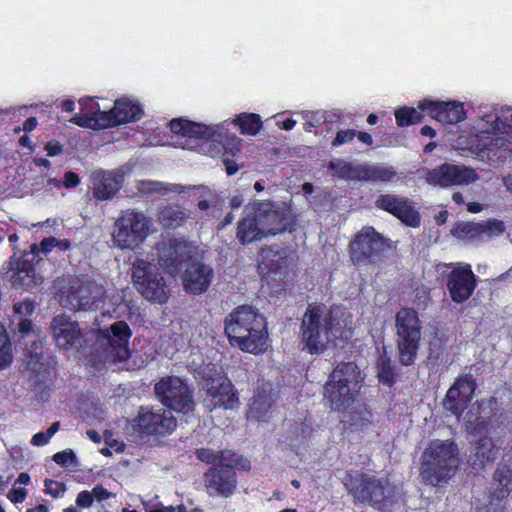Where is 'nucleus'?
Masks as SVG:
<instances>
[{
    "instance_id": "20e7f679",
    "label": "nucleus",
    "mask_w": 512,
    "mask_h": 512,
    "mask_svg": "<svg viewBox=\"0 0 512 512\" xmlns=\"http://www.w3.org/2000/svg\"><path fill=\"white\" fill-rule=\"evenodd\" d=\"M196 247L185 240L172 239L158 246L159 264L170 275L180 271L183 264L186 267L182 273L183 289L193 295L205 292L213 279V270L202 262L193 260Z\"/></svg>"
},
{
    "instance_id": "58836bf2",
    "label": "nucleus",
    "mask_w": 512,
    "mask_h": 512,
    "mask_svg": "<svg viewBox=\"0 0 512 512\" xmlns=\"http://www.w3.org/2000/svg\"><path fill=\"white\" fill-rule=\"evenodd\" d=\"M335 174L343 179L362 180L363 164H352L341 159L331 162Z\"/></svg>"
},
{
    "instance_id": "a18cd8bd",
    "label": "nucleus",
    "mask_w": 512,
    "mask_h": 512,
    "mask_svg": "<svg viewBox=\"0 0 512 512\" xmlns=\"http://www.w3.org/2000/svg\"><path fill=\"white\" fill-rule=\"evenodd\" d=\"M220 464L232 471H234L235 468L238 470H248L250 468V462L247 459L237 457L236 454L231 451L221 452Z\"/></svg>"
},
{
    "instance_id": "603ef678",
    "label": "nucleus",
    "mask_w": 512,
    "mask_h": 512,
    "mask_svg": "<svg viewBox=\"0 0 512 512\" xmlns=\"http://www.w3.org/2000/svg\"><path fill=\"white\" fill-rule=\"evenodd\" d=\"M74 459L75 455L71 450H64L54 454L53 456L54 462L62 466L71 464Z\"/></svg>"
},
{
    "instance_id": "0eeeda50",
    "label": "nucleus",
    "mask_w": 512,
    "mask_h": 512,
    "mask_svg": "<svg viewBox=\"0 0 512 512\" xmlns=\"http://www.w3.org/2000/svg\"><path fill=\"white\" fill-rule=\"evenodd\" d=\"M362 380L361 372L355 363L339 364L324 387L326 405L334 411L346 410L354 402Z\"/></svg>"
},
{
    "instance_id": "8fccbe9b",
    "label": "nucleus",
    "mask_w": 512,
    "mask_h": 512,
    "mask_svg": "<svg viewBox=\"0 0 512 512\" xmlns=\"http://www.w3.org/2000/svg\"><path fill=\"white\" fill-rule=\"evenodd\" d=\"M220 456L221 453H216L213 450L210 449H199L197 450V457L206 463H212L214 466H220Z\"/></svg>"
},
{
    "instance_id": "79ce46f5",
    "label": "nucleus",
    "mask_w": 512,
    "mask_h": 512,
    "mask_svg": "<svg viewBox=\"0 0 512 512\" xmlns=\"http://www.w3.org/2000/svg\"><path fill=\"white\" fill-rule=\"evenodd\" d=\"M12 361V344L5 326L0 322V370L6 369Z\"/></svg>"
},
{
    "instance_id": "680f3d73",
    "label": "nucleus",
    "mask_w": 512,
    "mask_h": 512,
    "mask_svg": "<svg viewBox=\"0 0 512 512\" xmlns=\"http://www.w3.org/2000/svg\"><path fill=\"white\" fill-rule=\"evenodd\" d=\"M226 169V173L228 175H234L239 170V165L236 164L233 160H230L228 158L224 159L223 161Z\"/></svg>"
},
{
    "instance_id": "5fc2aeb1",
    "label": "nucleus",
    "mask_w": 512,
    "mask_h": 512,
    "mask_svg": "<svg viewBox=\"0 0 512 512\" xmlns=\"http://www.w3.org/2000/svg\"><path fill=\"white\" fill-rule=\"evenodd\" d=\"M93 495L91 491L84 490L78 493L76 498V504L81 508H89L93 504Z\"/></svg>"
},
{
    "instance_id": "0e129e2a",
    "label": "nucleus",
    "mask_w": 512,
    "mask_h": 512,
    "mask_svg": "<svg viewBox=\"0 0 512 512\" xmlns=\"http://www.w3.org/2000/svg\"><path fill=\"white\" fill-rule=\"evenodd\" d=\"M54 244H55V248H58L61 251H66L70 248V242L66 239H57L56 238V243H54Z\"/></svg>"
},
{
    "instance_id": "9b49d317",
    "label": "nucleus",
    "mask_w": 512,
    "mask_h": 512,
    "mask_svg": "<svg viewBox=\"0 0 512 512\" xmlns=\"http://www.w3.org/2000/svg\"><path fill=\"white\" fill-rule=\"evenodd\" d=\"M344 484L354 498L360 502H368L378 509L387 508L392 504L390 488L384 487L381 482L363 474H348Z\"/></svg>"
},
{
    "instance_id": "a19ab883",
    "label": "nucleus",
    "mask_w": 512,
    "mask_h": 512,
    "mask_svg": "<svg viewBox=\"0 0 512 512\" xmlns=\"http://www.w3.org/2000/svg\"><path fill=\"white\" fill-rule=\"evenodd\" d=\"M422 112L419 107H400L394 113L396 123L400 127L416 124L421 121Z\"/></svg>"
},
{
    "instance_id": "bf43d9fd",
    "label": "nucleus",
    "mask_w": 512,
    "mask_h": 512,
    "mask_svg": "<svg viewBox=\"0 0 512 512\" xmlns=\"http://www.w3.org/2000/svg\"><path fill=\"white\" fill-rule=\"evenodd\" d=\"M48 156H57L62 151V146L58 142H49L45 146Z\"/></svg>"
},
{
    "instance_id": "a211bd4d",
    "label": "nucleus",
    "mask_w": 512,
    "mask_h": 512,
    "mask_svg": "<svg viewBox=\"0 0 512 512\" xmlns=\"http://www.w3.org/2000/svg\"><path fill=\"white\" fill-rule=\"evenodd\" d=\"M176 426V419L172 412L164 408L142 407L135 419V427L148 435L170 434Z\"/></svg>"
},
{
    "instance_id": "b1692460",
    "label": "nucleus",
    "mask_w": 512,
    "mask_h": 512,
    "mask_svg": "<svg viewBox=\"0 0 512 512\" xmlns=\"http://www.w3.org/2000/svg\"><path fill=\"white\" fill-rule=\"evenodd\" d=\"M144 115L143 106L134 97H122L114 102L107 111L106 128L119 126L140 120Z\"/></svg>"
},
{
    "instance_id": "49530a36",
    "label": "nucleus",
    "mask_w": 512,
    "mask_h": 512,
    "mask_svg": "<svg viewBox=\"0 0 512 512\" xmlns=\"http://www.w3.org/2000/svg\"><path fill=\"white\" fill-rule=\"evenodd\" d=\"M59 427H60L59 422L52 423L46 432L36 433L31 439V444L34 446H44V445L48 444L49 440L59 430Z\"/></svg>"
},
{
    "instance_id": "7c9ffc66",
    "label": "nucleus",
    "mask_w": 512,
    "mask_h": 512,
    "mask_svg": "<svg viewBox=\"0 0 512 512\" xmlns=\"http://www.w3.org/2000/svg\"><path fill=\"white\" fill-rule=\"evenodd\" d=\"M272 388L269 383L258 388L249 405L248 418L257 422L266 421L272 414Z\"/></svg>"
},
{
    "instance_id": "4468645a",
    "label": "nucleus",
    "mask_w": 512,
    "mask_h": 512,
    "mask_svg": "<svg viewBox=\"0 0 512 512\" xmlns=\"http://www.w3.org/2000/svg\"><path fill=\"white\" fill-rule=\"evenodd\" d=\"M246 211L257 214L267 236L284 232L293 222L291 208L286 203L254 201L246 206Z\"/></svg>"
},
{
    "instance_id": "e2e57ef3",
    "label": "nucleus",
    "mask_w": 512,
    "mask_h": 512,
    "mask_svg": "<svg viewBox=\"0 0 512 512\" xmlns=\"http://www.w3.org/2000/svg\"><path fill=\"white\" fill-rule=\"evenodd\" d=\"M38 121L35 117L28 118L23 124V130L25 132H31L36 128Z\"/></svg>"
},
{
    "instance_id": "6e6d98bb",
    "label": "nucleus",
    "mask_w": 512,
    "mask_h": 512,
    "mask_svg": "<svg viewBox=\"0 0 512 512\" xmlns=\"http://www.w3.org/2000/svg\"><path fill=\"white\" fill-rule=\"evenodd\" d=\"M93 499L98 502L105 501L112 497V493L103 488L102 486H95L92 490Z\"/></svg>"
},
{
    "instance_id": "f3484780",
    "label": "nucleus",
    "mask_w": 512,
    "mask_h": 512,
    "mask_svg": "<svg viewBox=\"0 0 512 512\" xmlns=\"http://www.w3.org/2000/svg\"><path fill=\"white\" fill-rule=\"evenodd\" d=\"M131 337V330L128 324L124 321H117L113 323L109 330L102 331L100 334L101 345H105L104 361L120 362L129 357V339Z\"/></svg>"
},
{
    "instance_id": "2f4dec72",
    "label": "nucleus",
    "mask_w": 512,
    "mask_h": 512,
    "mask_svg": "<svg viewBox=\"0 0 512 512\" xmlns=\"http://www.w3.org/2000/svg\"><path fill=\"white\" fill-rule=\"evenodd\" d=\"M35 311V301L31 298H25L23 301L13 305V321L17 322L18 333L21 337L37 336L35 326L32 323V317Z\"/></svg>"
},
{
    "instance_id": "e433bc0d",
    "label": "nucleus",
    "mask_w": 512,
    "mask_h": 512,
    "mask_svg": "<svg viewBox=\"0 0 512 512\" xmlns=\"http://www.w3.org/2000/svg\"><path fill=\"white\" fill-rule=\"evenodd\" d=\"M138 190L144 195H170L184 192V187L178 184H168L159 181L141 180L138 182Z\"/></svg>"
},
{
    "instance_id": "cd10ccee",
    "label": "nucleus",
    "mask_w": 512,
    "mask_h": 512,
    "mask_svg": "<svg viewBox=\"0 0 512 512\" xmlns=\"http://www.w3.org/2000/svg\"><path fill=\"white\" fill-rule=\"evenodd\" d=\"M79 105L80 112L70 119L73 124L94 130L106 129L104 123H106L108 110H102L95 98H82L79 100Z\"/></svg>"
},
{
    "instance_id": "6e6552de",
    "label": "nucleus",
    "mask_w": 512,
    "mask_h": 512,
    "mask_svg": "<svg viewBox=\"0 0 512 512\" xmlns=\"http://www.w3.org/2000/svg\"><path fill=\"white\" fill-rule=\"evenodd\" d=\"M151 232L150 217L140 211L126 210L115 221L112 241L122 250H134L147 239Z\"/></svg>"
},
{
    "instance_id": "338daca9",
    "label": "nucleus",
    "mask_w": 512,
    "mask_h": 512,
    "mask_svg": "<svg viewBox=\"0 0 512 512\" xmlns=\"http://www.w3.org/2000/svg\"><path fill=\"white\" fill-rule=\"evenodd\" d=\"M358 139L359 141L367 145H371L373 142L371 135L366 132H360L358 134Z\"/></svg>"
},
{
    "instance_id": "c85d7f7f",
    "label": "nucleus",
    "mask_w": 512,
    "mask_h": 512,
    "mask_svg": "<svg viewBox=\"0 0 512 512\" xmlns=\"http://www.w3.org/2000/svg\"><path fill=\"white\" fill-rule=\"evenodd\" d=\"M376 205L393 214L408 226L417 227L420 223L418 212L406 198H400L395 195H381L376 200Z\"/></svg>"
},
{
    "instance_id": "f704fd0d",
    "label": "nucleus",
    "mask_w": 512,
    "mask_h": 512,
    "mask_svg": "<svg viewBox=\"0 0 512 512\" xmlns=\"http://www.w3.org/2000/svg\"><path fill=\"white\" fill-rule=\"evenodd\" d=\"M396 335L421 338V324L418 314L410 308H402L395 318Z\"/></svg>"
},
{
    "instance_id": "473e14b6",
    "label": "nucleus",
    "mask_w": 512,
    "mask_h": 512,
    "mask_svg": "<svg viewBox=\"0 0 512 512\" xmlns=\"http://www.w3.org/2000/svg\"><path fill=\"white\" fill-rule=\"evenodd\" d=\"M184 192L189 196L196 199L197 209L199 212L204 213L202 218L210 220L219 215V209L217 208V201L213 195L212 190L204 185L184 187Z\"/></svg>"
},
{
    "instance_id": "f03ea898",
    "label": "nucleus",
    "mask_w": 512,
    "mask_h": 512,
    "mask_svg": "<svg viewBox=\"0 0 512 512\" xmlns=\"http://www.w3.org/2000/svg\"><path fill=\"white\" fill-rule=\"evenodd\" d=\"M508 112L506 105L480 106L477 117L471 123L473 136H459L452 145L453 149L489 165L512 159V140L502 134Z\"/></svg>"
},
{
    "instance_id": "4d7b16f0",
    "label": "nucleus",
    "mask_w": 512,
    "mask_h": 512,
    "mask_svg": "<svg viewBox=\"0 0 512 512\" xmlns=\"http://www.w3.org/2000/svg\"><path fill=\"white\" fill-rule=\"evenodd\" d=\"M508 113L505 114V130L502 134H505V137L512 140V107L508 106Z\"/></svg>"
},
{
    "instance_id": "09e8293b",
    "label": "nucleus",
    "mask_w": 512,
    "mask_h": 512,
    "mask_svg": "<svg viewBox=\"0 0 512 512\" xmlns=\"http://www.w3.org/2000/svg\"><path fill=\"white\" fill-rule=\"evenodd\" d=\"M66 485L63 482L46 479L44 481V492L52 498L57 499L64 495Z\"/></svg>"
},
{
    "instance_id": "864d4df0",
    "label": "nucleus",
    "mask_w": 512,
    "mask_h": 512,
    "mask_svg": "<svg viewBox=\"0 0 512 512\" xmlns=\"http://www.w3.org/2000/svg\"><path fill=\"white\" fill-rule=\"evenodd\" d=\"M355 135H356V133L352 129L340 130L337 133L336 138L334 139L332 145L333 146H340V145H343L345 143H348L351 140H353Z\"/></svg>"
},
{
    "instance_id": "c9c22d12",
    "label": "nucleus",
    "mask_w": 512,
    "mask_h": 512,
    "mask_svg": "<svg viewBox=\"0 0 512 512\" xmlns=\"http://www.w3.org/2000/svg\"><path fill=\"white\" fill-rule=\"evenodd\" d=\"M190 217V211L181 206H167L159 211L158 220L167 228H177Z\"/></svg>"
},
{
    "instance_id": "774afa93",
    "label": "nucleus",
    "mask_w": 512,
    "mask_h": 512,
    "mask_svg": "<svg viewBox=\"0 0 512 512\" xmlns=\"http://www.w3.org/2000/svg\"><path fill=\"white\" fill-rule=\"evenodd\" d=\"M243 203V197L241 195H235L230 199V204L234 209L239 208Z\"/></svg>"
},
{
    "instance_id": "ddd939ff",
    "label": "nucleus",
    "mask_w": 512,
    "mask_h": 512,
    "mask_svg": "<svg viewBox=\"0 0 512 512\" xmlns=\"http://www.w3.org/2000/svg\"><path fill=\"white\" fill-rule=\"evenodd\" d=\"M154 270L155 265L144 259H138L133 263L132 277L137 290L143 297L148 301L163 304L168 300L169 289L163 277H158Z\"/></svg>"
},
{
    "instance_id": "13d9d810",
    "label": "nucleus",
    "mask_w": 512,
    "mask_h": 512,
    "mask_svg": "<svg viewBox=\"0 0 512 512\" xmlns=\"http://www.w3.org/2000/svg\"><path fill=\"white\" fill-rule=\"evenodd\" d=\"M79 184V177L74 172H66L64 175V186L72 188Z\"/></svg>"
},
{
    "instance_id": "1a4fd4ad",
    "label": "nucleus",
    "mask_w": 512,
    "mask_h": 512,
    "mask_svg": "<svg viewBox=\"0 0 512 512\" xmlns=\"http://www.w3.org/2000/svg\"><path fill=\"white\" fill-rule=\"evenodd\" d=\"M475 388L476 384L471 375H461L448 389L443 403L447 411L458 419L463 418L467 429L468 425L474 423L479 415V407L471 403Z\"/></svg>"
},
{
    "instance_id": "c756f323",
    "label": "nucleus",
    "mask_w": 512,
    "mask_h": 512,
    "mask_svg": "<svg viewBox=\"0 0 512 512\" xmlns=\"http://www.w3.org/2000/svg\"><path fill=\"white\" fill-rule=\"evenodd\" d=\"M122 182L123 174L120 171H96L92 174L93 195L99 200L111 199Z\"/></svg>"
},
{
    "instance_id": "f257e3e1",
    "label": "nucleus",
    "mask_w": 512,
    "mask_h": 512,
    "mask_svg": "<svg viewBox=\"0 0 512 512\" xmlns=\"http://www.w3.org/2000/svg\"><path fill=\"white\" fill-rule=\"evenodd\" d=\"M232 123L239 128L242 135L247 136L257 135L262 128L261 117L255 113H241L232 121L224 120L209 125L178 118L171 120L169 126L173 133L188 138L184 148L215 157L222 149L232 156L240 152L242 139L227 136Z\"/></svg>"
},
{
    "instance_id": "69168bd1",
    "label": "nucleus",
    "mask_w": 512,
    "mask_h": 512,
    "mask_svg": "<svg viewBox=\"0 0 512 512\" xmlns=\"http://www.w3.org/2000/svg\"><path fill=\"white\" fill-rule=\"evenodd\" d=\"M421 134L426 137L434 138L436 131L432 127L425 125L421 128Z\"/></svg>"
},
{
    "instance_id": "bb28decb",
    "label": "nucleus",
    "mask_w": 512,
    "mask_h": 512,
    "mask_svg": "<svg viewBox=\"0 0 512 512\" xmlns=\"http://www.w3.org/2000/svg\"><path fill=\"white\" fill-rule=\"evenodd\" d=\"M384 246L383 238L372 227L363 228L350 244L351 257L357 262L372 258Z\"/></svg>"
},
{
    "instance_id": "393cba45",
    "label": "nucleus",
    "mask_w": 512,
    "mask_h": 512,
    "mask_svg": "<svg viewBox=\"0 0 512 512\" xmlns=\"http://www.w3.org/2000/svg\"><path fill=\"white\" fill-rule=\"evenodd\" d=\"M475 286V276L470 265H458L448 277L447 288L451 299L456 303L466 301L471 296Z\"/></svg>"
},
{
    "instance_id": "412c9836",
    "label": "nucleus",
    "mask_w": 512,
    "mask_h": 512,
    "mask_svg": "<svg viewBox=\"0 0 512 512\" xmlns=\"http://www.w3.org/2000/svg\"><path fill=\"white\" fill-rule=\"evenodd\" d=\"M56 345L65 352L77 351L83 343L78 323L67 315H58L51 322Z\"/></svg>"
},
{
    "instance_id": "7ed1b4c3",
    "label": "nucleus",
    "mask_w": 512,
    "mask_h": 512,
    "mask_svg": "<svg viewBox=\"0 0 512 512\" xmlns=\"http://www.w3.org/2000/svg\"><path fill=\"white\" fill-rule=\"evenodd\" d=\"M352 316L337 306L327 313L321 306H310L302 319V342L310 354H319L337 340L352 335Z\"/></svg>"
},
{
    "instance_id": "4c0bfd02",
    "label": "nucleus",
    "mask_w": 512,
    "mask_h": 512,
    "mask_svg": "<svg viewBox=\"0 0 512 512\" xmlns=\"http://www.w3.org/2000/svg\"><path fill=\"white\" fill-rule=\"evenodd\" d=\"M421 338L397 336L399 361L403 365H411L417 355Z\"/></svg>"
},
{
    "instance_id": "6ab92c4d",
    "label": "nucleus",
    "mask_w": 512,
    "mask_h": 512,
    "mask_svg": "<svg viewBox=\"0 0 512 512\" xmlns=\"http://www.w3.org/2000/svg\"><path fill=\"white\" fill-rule=\"evenodd\" d=\"M203 388L206 391L205 403L210 409H234L238 405V398L230 380L217 374L215 377L205 379Z\"/></svg>"
},
{
    "instance_id": "c03bdc74",
    "label": "nucleus",
    "mask_w": 512,
    "mask_h": 512,
    "mask_svg": "<svg viewBox=\"0 0 512 512\" xmlns=\"http://www.w3.org/2000/svg\"><path fill=\"white\" fill-rule=\"evenodd\" d=\"M283 259L279 251H274L271 248L262 249L260 253L259 269L262 273L265 271L274 272L278 268V262Z\"/></svg>"
},
{
    "instance_id": "aec40b11",
    "label": "nucleus",
    "mask_w": 512,
    "mask_h": 512,
    "mask_svg": "<svg viewBox=\"0 0 512 512\" xmlns=\"http://www.w3.org/2000/svg\"><path fill=\"white\" fill-rule=\"evenodd\" d=\"M512 492V461H502L493 476L490 485L489 505H482L477 512H502L500 504Z\"/></svg>"
},
{
    "instance_id": "5701e85b",
    "label": "nucleus",
    "mask_w": 512,
    "mask_h": 512,
    "mask_svg": "<svg viewBox=\"0 0 512 512\" xmlns=\"http://www.w3.org/2000/svg\"><path fill=\"white\" fill-rule=\"evenodd\" d=\"M418 107L434 120L446 125L460 123L467 117L464 103L460 101H434L425 99L418 104Z\"/></svg>"
},
{
    "instance_id": "dca6fc26",
    "label": "nucleus",
    "mask_w": 512,
    "mask_h": 512,
    "mask_svg": "<svg viewBox=\"0 0 512 512\" xmlns=\"http://www.w3.org/2000/svg\"><path fill=\"white\" fill-rule=\"evenodd\" d=\"M479 179L477 171L463 164L444 163L427 172V183L448 188L452 186H468Z\"/></svg>"
},
{
    "instance_id": "423d86ee",
    "label": "nucleus",
    "mask_w": 512,
    "mask_h": 512,
    "mask_svg": "<svg viewBox=\"0 0 512 512\" xmlns=\"http://www.w3.org/2000/svg\"><path fill=\"white\" fill-rule=\"evenodd\" d=\"M459 449L450 439L431 440L421 456L420 476L432 486L446 483L458 466Z\"/></svg>"
},
{
    "instance_id": "37998d69",
    "label": "nucleus",
    "mask_w": 512,
    "mask_h": 512,
    "mask_svg": "<svg viewBox=\"0 0 512 512\" xmlns=\"http://www.w3.org/2000/svg\"><path fill=\"white\" fill-rule=\"evenodd\" d=\"M394 172L387 167L380 165H363L362 180L390 181Z\"/></svg>"
},
{
    "instance_id": "4be33fe9",
    "label": "nucleus",
    "mask_w": 512,
    "mask_h": 512,
    "mask_svg": "<svg viewBox=\"0 0 512 512\" xmlns=\"http://www.w3.org/2000/svg\"><path fill=\"white\" fill-rule=\"evenodd\" d=\"M501 444L500 438L494 432L487 431L472 444L468 457L471 468L479 472L491 465L498 456Z\"/></svg>"
},
{
    "instance_id": "ea45409f",
    "label": "nucleus",
    "mask_w": 512,
    "mask_h": 512,
    "mask_svg": "<svg viewBox=\"0 0 512 512\" xmlns=\"http://www.w3.org/2000/svg\"><path fill=\"white\" fill-rule=\"evenodd\" d=\"M30 475L21 472L12 484V488L7 493V498L14 504L23 503L28 495L26 487L30 484Z\"/></svg>"
},
{
    "instance_id": "39448f33",
    "label": "nucleus",
    "mask_w": 512,
    "mask_h": 512,
    "mask_svg": "<svg viewBox=\"0 0 512 512\" xmlns=\"http://www.w3.org/2000/svg\"><path fill=\"white\" fill-rule=\"evenodd\" d=\"M225 333L233 347L247 353L260 354L269 347L266 319L249 305L239 306L226 317Z\"/></svg>"
},
{
    "instance_id": "3c124183",
    "label": "nucleus",
    "mask_w": 512,
    "mask_h": 512,
    "mask_svg": "<svg viewBox=\"0 0 512 512\" xmlns=\"http://www.w3.org/2000/svg\"><path fill=\"white\" fill-rule=\"evenodd\" d=\"M301 115L310 126H319L324 121V114L319 111H303Z\"/></svg>"
},
{
    "instance_id": "f8f14e48",
    "label": "nucleus",
    "mask_w": 512,
    "mask_h": 512,
    "mask_svg": "<svg viewBox=\"0 0 512 512\" xmlns=\"http://www.w3.org/2000/svg\"><path fill=\"white\" fill-rule=\"evenodd\" d=\"M155 394L166 407L176 412L188 413L194 407L191 390L187 383L177 376H166L155 384Z\"/></svg>"
},
{
    "instance_id": "9d476101",
    "label": "nucleus",
    "mask_w": 512,
    "mask_h": 512,
    "mask_svg": "<svg viewBox=\"0 0 512 512\" xmlns=\"http://www.w3.org/2000/svg\"><path fill=\"white\" fill-rule=\"evenodd\" d=\"M1 272L8 276L13 288L21 291H30L43 283V277L35 270L32 253L15 252L3 263Z\"/></svg>"
},
{
    "instance_id": "de8ad7c7",
    "label": "nucleus",
    "mask_w": 512,
    "mask_h": 512,
    "mask_svg": "<svg viewBox=\"0 0 512 512\" xmlns=\"http://www.w3.org/2000/svg\"><path fill=\"white\" fill-rule=\"evenodd\" d=\"M54 243H56L55 237L45 238L40 242V244L31 245L28 253H32L34 255V259L41 255H47L53 248H55Z\"/></svg>"
},
{
    "instance_id": "72a5a7b5",
    "label": "nucleus",
    "mask_w": 512,
    "mask_h": 512,
    "mask_svg": "<svg viewBox=\"0 0 512 512\" xmlns=\"http://www.w3.org/2000/svg\"><path fill=\"white\" fill-rule=\"evenodd\" d=\"M267 237L265 229L262 227L257 214L254 211L244 209V217L238 224L237 238L243 244L251 243Z\"/></svg>"
},
{
    "instance_id": "a878e982",
    "label": "nucleus",
    "mask_w": 512,
    "mask_h": 512,
    "mask_svg": "<svg viewBox=\"0 0 512 512\" xmlns=\"http://www.w3.org/2000/svg\"><path fill=\"white\" fill-rule=\"evenodd\" d=\"M204 479L210 496L230 497L237 486L234 471L222 465L210 468Z\"/></svg>"
},
{
    "instance_id": "052dcab7",
    "label": "nucleus",
    "mask_w": 512,
    "mask_h": 512,
    "mask_svg": "<svg viewBox=\"0 0 512 512\" xmlns=\"http://www.w3.org/2000/svg\"><path fill=\"white\" fill-rule=\"evenodd\" d=\"M488 228L492 233H502L505 230V225L502 221L492 220L488 224Z\"/></svg>"
},
{
    "instance_id": "2eb2a0df",
    "label": "nucleus",
    "mask_w": 512,
    "mask_h": 512,
    "mask_svg": "<svg viewBox=\"0 0 512 512\" xmlns=\"http://www.w3.org/2000/svg\"><path fill=\"white\" fill-rule=\"evenodd\" d=\"M105 302V291L95 282H75L60 297L63 307L71 310H89L100 308Z\"/></svg>"
}]
</instances>
